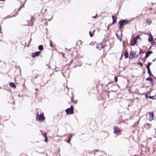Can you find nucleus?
Returning a JSON list of instances; mask_svg holds the SVG:
<instances>
[{
  "mask_svg": "<svg viewBox=\"0 0 156 156\" xmlns=\"http://www.w3.org/2000/svg\"><path fill=\"white\" fill-rule=\"evenodd\" d=\"M45 119V117L44 115L41 114L40 115L38 114V113L37 114L36 119L38 121H43Z\"/></svg>",
  "mask_w": 156,
  "mask_h": 156,
  "instance_id": "f257e3e1",
  "label": "nucleus"
},
{
  "mask_svg": "<svg viewBox=\"0 0 156 156\" xmlns=\"http://www.w3.org/2000/svg\"><path fill=\"white\" fill-rule=\"evenodd\" d=\"M126 20H123L122 21L120 20L119 22V29H121L124 25L127 24V23L129 22V21L126 22Z\"/></svg>",
  "mask_w": 156,
  "mask_h": 156,
  "instance_id": "f03ea898",
  "label": "nucleus"
},
{
  "mask_svg": "<svg viewBox=\"0 0 156 156\" xmlns=\"http://www.w3.org/2000/svg\"><path fill=\"white\" fill-rule=\"evenodd\" d=\"M67 115L71 114L73 113V106L71 105L70 108L67 109L65 110Z\"/></svg>",
  "mask_w": 156,
  "mask_h": 156,
  "instance_id": "7ed1b4c3",
  "label": "nucleus"
},
{
  "mask_svg": "<svg viewBox=\"0 0 156 156\" xmlns=\"http://www.w3.org/2000/svg\"><path fill=\"white\" fill-rule=\"evenodd\" d=\"M114 130V133L115 134H117L120 133L122 130L120 129L117 126H114L113 128Z\"/></svg>",
  "mask_w": 156,
  "mask_h": 156,
  "instance_id": "20e7f679",
  "label": "nucleus"
},
{
  "mask_svg": "<svg viewBox=\"0 0 156 156\" xmlns=\"http://www.w3.org/2000/svg\"><path fill=\"white\" fill-rule=\"evenodd\" d=\"M137 42V40H136V39H133L132 40H131L130 41V44L131 46H133L135 45Z\"/></svg>",
  "mask_w": 156,
  "mask_h": 156,
  "instance_id": "39448f33",
  "label": "nucleus"
},
{
  "mask_svg": "<svg viewBox=\"0 0 156 156\" xmlns=\"http://www.w3.org/2000/svg\"><path fill=\"white\" fill-rule=\"evenodd\" d=\"M150 117L149 118V120L150 121H151L153 120V118L154 116V114L153 112H150L149 113Z\"/></svg>",
  "mask_w": 156,
  "mask_h": 156,
  "instance_id": "423d86ee",
  "label": "nucleus"
},
{
  "mask_svg": "<svg viewBox=\"0 0 156 156\" xmlns=\"http://www.w3.org/2000/svg\"><path fill=\"white\" fill-rule=\"evenodd\" d=\"M153 53V52L151 51H148L146 53L145 58H147L149 55Z\"/></svg>",
  "mask_w": 156,
  "mask_h": 156,
  "instance_id": "0eeeda50",
  "label": "nucleus"
},
{
  "mask_svg": "<svg viewBox=\"0 0 156 156\" xmlns=\"http://www.w3.org/2000/svg\"><path fill=\"white\" fill-rule=\"evenodd\" d=\"M40 53V51H37V52H35L34 53H33L32 54V57L33 58H34V57H36L38 56L39 55Z\"/></svg>",
  "mask_w": 156,
  "mask_h": 156,
  "instance_id": "6e6552de",
  "label": "nucleus"
},
{
  "mask_svg": "<svg viewBox=\"0 0 156 156\" xmlns=\"http://www.w3.org/2000/svg\"><path fill=\"white\" fill-rule=\"evenodd\" d=\"M96 48L97 49H98L99 50H101V49L103 48V47L102 44L101 43H100L98 44L97 46H96Z\"/></svg>",
  "mask_w": 156,
  "mask_h": 156,
  "instance_id": "1a4fd4ad",
  "label": "nucleus"
},
{
  "mask_svg": "<svg viewBox=\"0 0 156 156\" xmlns=\"http://www.w3.org/2000/svg\"><path fill=\"white\" fill-rule=\"evenodd\" d=\"M112 18L113 19V22L112 23V24H113L116 22L117 18L114 16H112Z\"/></svg>",
  "mask_w": 156,
  "mask_h": 156,
  "instance_id": "9d476101",
  "label": "nucleus"
},
{
  "mask_svg": "<svg viewBox=\"0 0 156 156\" xmlns=\"http://www.w3.org/2000/svg\"><path fill=\"white\" fill-rule=\"evenodd\" d=\"M10 86L11 87L16 88V86L13 82H11L10 83Z\"/></svg>",
  "mask_w": 156,
  "mask_h": 156,
  "instance_id": "9b49d317",
  "label": "nucleus"
},
{
  "mask_svg": "<svg viewBox=\"0 0 156 156\" xmlns=\"http://www.w3.org/2000/svg\"><path fill=\"white\" fill-rule=\"evenodd\" d=\"M125 58H127L128 57L129 53L127 51H125L124 54Z\"/></svg>",
  "mask_w": 156,
  "mask_h": 156,
  "instance_id": "f8f14e48",
  "label": "nucleus"
},
{
  "mask_svg": "<svg viewBox=\"0 0 156 156\" xmlns=\"http://www.w3.org/2000/svg\"><path fill=\"white\" fill-rule=\"evenodd\" d=\"M146 22L147 24H150L152 22L151 20L150 19H147L146 20Z\"/></svg>",
  "mask_w": 156,
  "mask_h": 156,
  "instance_id": "ddd939ff",
  "label": "nucleus"
},
{
  "mask_svg": "<svg viewBox=\"0 0 156 156\" xmlns=\"http://www.w3.org/2000/svg\"><path fill=\"white\" fill-rule=\"evenodd\" d=\"M38 49L40 51H42L44 49L43 46L42 45H41L39 46Z\"/></svg>",
  "mask_w": 156,
  "mask_h": 156,
  "instance_id": "4468645a",
  "label": "nucleus"
},
{
  "mask_svg": "<svg viewBox=\"0 0 156 156\" xmlns=\"http://www.w3.org/2000/svg\"><path fill=\"white\" fill-rule=\"evenodd\" d=\"M150 37H149L148 39V41L149 42H151V40H153V38L151 34H150Z\"/></svg>",
  "mask_w": 156,
  "mask_h": 156,
  "instance_id": "2eb2a0df",
  "label": "nucleus"
},
{
  "mask_svg": "<svg viewBox=\"0 0 156 156\" xmlns=\"http://www.w3.org/2000/svg\"><path fill=\"white\" fill-rule=\"evenodd\" d=\"M133 57V54L132 52H130V55H129V58H132Z\"/></svg>",
  "mask_w": 156,
  "mask_h": 156,
  "instance_id": "dca6fc26",
  "label": "nucleus"
},
{
  "mask_svg": "<svg viewBox=\"0 0 156 156\" xmlns=\"http://www.w3.org/2000/svg\"><path fill=\"white\" fill-rule=\"evenodd\" d=\"M146 80H149L152 82L153 81V79L151 78H150L149 77H148V78H146Z\"/></svg>",
  "mask_w": 156,
  "mask_h": 156,
  "instance_id": "f3484780",
  "label": "nucleus"
},
{
  "mask_svg": "<svg viewBox=\"0 0 156 156\" xmlns=\"http://www.w3.org/2000/svg\"><path fill=\"white\" fill-rule=\"evenodd\" d=\"M116 36L117 37V38L120 39V41H121V38L120 37V36H119L117 33H116Z\"/></svg>",
  "mask_w": 156,
  "mask_h": 156,
  "instance_id": "a211bd4d",
  "label": "nucleus"
},
{
  "mask_svg": "<svg viewBox=\"0 0 156 156\" xmlns=\"http://www.w3.org/2000/svg\"><path fill=\"white\" fill-rule=\"evenodd\" d=\"M47 9H42L41 10V12L42 13H44L45 12L47 11Z\"/></svg>",
  "mask_w": 156,
  "mask_h": 156,
  "instance_id": "6ab92c4d",
  "label": "nucleus"
},
{
  "mask_svg": "<svg viewBox=\"0 0 156 156\" xmlns=\"http://www.w3.org/2000/svg\"><path fill=\"white\" fill-rule=\"evenodd\" d=\"M147 73H148V74H149V76L150 77L151 76V75H152V74H151V71L150 69V70L148 69V70Z\"/></svg>",
  "mask_w": 156,
  "mask_h": 156,
  "instance_id": "aec40b11",
  "label": "nucleus"
},
{
  "mask_svg": "<svg viewBox=\"0 0 156 156\" xmlns=\"http://www.w3.org/2000/svg\"><path fill=\"white\" fill-rule=\"evenodd\" d=\"M89 34H90V36L92 37L93 36V35H94V34L93 33L91 32V31H89Z\"/></svg>",
  "mask_w": 156,
  "mask_h": 156,
  "instance_id": "412c9836",
  "label": "nucleus"
},
{
  "mask_svg": "<svg viewBox=\"0 0 156 156\" xmlns=\"http://www.w3.org/2000/svg\"><path fill=\"white\" fill-rule=\"evenodd\" d=\"M137 64L140 65L142 67H143V64L141 62H138L137 63Z\"/></svg>",
  "mask_w": 156,
  "mask_h": 156,
  "instance_id": "4be33fe9",
  "label": "nucleus"
},
{
  "mask_svg": "<svg viewBox=\"0 0 156 156\" xmlns=\"http://www.w3.org/2000/svg\"><path fill=\"white\" fill-rule=\"evenodd\" d=\"M155 98L154 96H152L149 97V98H151L153 99H156L155 98Z\"/></svg>",
  "mask_w": 156,
  "mask_h": 156,
  "instance_id": "5701e85b",
  "label": "nucleus"
},
{
  "mask_svg": "<svg viewBox=\"0 0 156 156\" xmlns=\"http://www.w3.org/2000/svg\"><path fill=\"white\" fill-rule=\"evenodd\" d=\"M50 45L51 47H53V45L52 44V41L51 40L50 41Z\"/></svg>",
  "mask_w": 156,
  "mask_h": 156,
  "instance_id": "b1692460",
  "label": "nucleus"
},
{
  "mask_svg": "<svg viewBox=\"0 0 156 156\" xmlns=\"http://www.w3.org/2000/svg\"><path fill=\"white\" fill-rule=\"evenodd\" d=\"M114 80L116 83H117L118 81L117 77L116 76Z\"/></svg>",
  "mask_w": 156,
  "mask_h": 156,
  "instance_id": "393cba45",
  "label": "nucleus"
},
{
  "mask_svg": "<svg viewBox=\"0 0 156 156\" xmlns=\"http://www.w3.org/2000/svg\"><path fill=\"white\" fill-rule=\"evenodd\" d=\"M150 66H148L147 65L146 66V68H147V70H148V69H149V70L150 69Z\"/></svg>",
  "mask_w": 156,
  "mask_h": 156,
  "instance_id": "a878e982",
  "label": "nucleus"
},
{
  "mask_svg": "<svg viewBox=\"0 0 156 156\" xmlns=\"http://www.w3.org/2000/svg\"><path fill=\"white\" fill-rule=\"evenodd\" d=\"M139 35H137L136 37L135 38H134V39H136V40H137L139 38Z\"/></svg>",
  "mask_w": 156,
  "mask_h": 156,
  "instance_id": "bb28decb",
  "label": "nucleus"
},
{
  "mask_svg": "<svg viewBox=\"0 0 156 156\" xmlns=\"http://www.w3.org/2000/svg\"><path fill=\"white\" fill-rule=\"evenodd\" d=\"M148 94H146L145 95V97L146 98H149V97H150V96H149L148 95Z\"/></svg>",
  "mask_w": 156,
  "mask_h": 156,
  "instance_id": "cd10ccee",
  "label": "nucleus"
},
{
  "mask_svg": "<svg viewBox=\"0 0 156 156\" xmlns=\"http://www.w3.org/2000/svg\"><path fill=\"white\" fill-rule=\"evenodd\" d=\"M44 141L45 142H47L48 141V138L47 137H45Z\"/></svg>",
  "mask_w": 156,
  "mask_h": 156,
  "instance_id": "c85d7f7f",
  "label": "nucleus"
},
{
  "mask_svg": "<svg viewBox=\"0 0 156 156\" xmlns=\"http://www.w3.org/2000/svg\"><path fill=\"white\" fill-rule=\"evenodd\" d=\"M151 64V62H149L147 65H148V66H150Z\"/></svg>",
  "mask_w": 156,
  "mask_h": 156,
  "instance_id": "c756f323",
  "label": "nucleus"
},
{
  "mask_svg": "<svg viewBox=\"0 0 156 156\" xmlns=\"http://www.w3.org/2000/svg\"><path fill=\"white\" fill-rule=\"evenodd\" d=\"M97 17V15L96 16H93L92 17L93 18H96Z\"/></svg>",
  "mask_w": 156,
  "mask_h": 156,
  "instance_id": "7c9ffc66",
  "label": "nucleus"
},
{
  "mask_svg": "<svg viewBox=\"0 0 156 156\" xmlns=\"http://www.w3.org/2000/svg\"><path fill=\"white\" fill-rule=\"evenodd\" d=\"M155 43V42L154 41H153V42H151V44H152V45H153Z\"/></svg>",
  "mask_w": 156,
  "mask_h": 156,
  "instance_id": "2f4dec72",
  "label": "nucleus"
},
{
  "mask_svg": "<svg viewBox=\"0 0 156 156\" xmlns=\"http://www.w3.org/2000/svg\"><path fill=\"white\" fill-rule=\"evenodd\" d=\"M44 136H45V137H47L46 134L45 133H44Z\"/></svg>",
  "mask_w": 156,
  "mask_h": 156,
  "instance_id": "473e14b6",
  "label": "nucleus"
},
{
  "mask_svg": "<svg viewBox=\"0 0 156 156\" xmlns=\"http://www.w3.org/2000/svg\"><path fill=\"white\" fill-rule=\"evenodd\" d=\"M70 139L68 140L67 141L68 143H69V142L70 141Z\"/></svg>",
  "mask_w": 156,
  "mask_h": 156,
  "instance_id": "72a5a7b5",
  "label": "nucleus"
},
{
  "mask_svg": "<svg viewBox=\"0 0 156 156\" xmlns=\"http://www.w3.org/2000/svg\"><path fill=\"white\" fill-rule=\"evenodd\" d=\"M156 59V58H155V59H153V62H154V61H155V60Z\"/></svg>",
  "mask_w": 156,
  "mask_h": 156,
  "instance_id": "f704fd0d",
  "label": "nucleus"
},
{
  "mask_svg": "<svg viewBox=\"0 0 156 156\" xmlns=\"http://www.w3.org/2000/svg\"><path fill=\"white\" fill-rule=\"evenodd\" d=\"M109 25H108V30L109 29Z\"/></svg>",
  "mask_w": 156,
  "mask_h": 156,
  "instance_id": "c9c22d12",
  "label": "nucleus"
},
{
  "mask_svg": "<svg viewBox=\"0 0 156 156\" xmlns=\"http://www.w3.org/2000/svg\"><path fill=\"white\" fill-rule=\"evenodd\" d=\"M152 47V45L151 46V47H150V48H149V49H150Z\"/></svg>",
  "mask_w": 156,
  "mask_h": 156,
  "instance_id": "e433bc0d",
  "label": "nucleus"
},
{
  "mask_svg": "<svg viewBox=\"0 0 156 156\" xmlns=\"http://www.w3.org/2000/svg\"><path fill=\"white\" fill-rule=\"evenodd\" d=\"M5 0H0V1H5Z\"/></svg>",
  "mask_w": 156,
  "mask_h": 156,
  "instance_id": "4c0bfd02",
  "label": "nucleus"
},
{
  "mask_svg": "<svg viewBox=\"0 0 156 156\" xmlns=\"http://www.w3.org/2000/svg\"><path fill=\"white\" fill-rule=\"evenodd\" d=\"M35 90H38V89H35Z\"/></svg>",
  "mask_w": 156,
  "mask_h": 156,
  "instance_id": "58836bf2",
  "label": "nucleus"
},
{
  "mask_svg": "<svg viewBox=\"0 0 156 156\" xmlns=\"http://www.w3.org/2000/svg\"><path fill=\"white\" fill-rule=\"evenodd\" d=\"M155 40H156V38H155Z\"/></svg>",
  "mask_w": 156,
  "mask_h": 156,
  "instance_id": "ea45409f",
  "label": "nucleus"
},
{
  "mask_svg": "<svg viewBox=\"0 0 156 156\" xmlns=\"http://www.w3.org/2000/svg\"><path fill=\"white\" fill-rule=\"evenodd\" d=\"M1 89V87H0V89Z\"/></svg>",
  "mask_w": 156,
  "mask_h": 156,
  "instance_id": "a19ab883",
  "label": "nucleus"
}]
</instances>
